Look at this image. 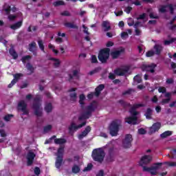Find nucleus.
<instances>
[{
	"instance_id": "obj_1",
	"label": "nucleus",
	"mask_w": 176,
	"mask_h": 176,
	"mask_svg": "<svg viewBox=\"0 0 176 176\" xmlns=\"http://www.w3.org/2000/svg\"><path fill=\"white\" fill-rule=\"evenodd\" d=\"M152 160V157L150 155H144L140 162V166L143 167V171H146L147 173H150L151 175H156L157 174V170L160 166H163V163L158 162L154 164L153 166L148 167L145 165L148 164V163H151V161Z\"/></svg>"
},
{
	"instance_id": "obj_2",
	"label": "nucleus",
	"mask_w": 176,
	"mask_h": 176,
	"mask_svg": "<svg viewBox=\"0 0 176 176\" xmlns=\"http://www.w3.org/2000/svg\"><path fill=\"white\" fill-rule=\"evenodd\" d=\"M91 157L94 162L102 163L105 157V151L102 148H94L92 151Z\"/></svg>"
},
{
	"instance_id": "obj_3",
	"label": "nucleus",
	"mask_w": 176,
	"mask_h": 176,
	"mask_svg": "<svg viewBox=\"0 0 176 176\" xmlns=\"http://www.w3.org/2000/svg\"><path fill=\"white\" fill-rule=\"evenodd\" d=\"M120 126H122V121L120 120H114L111 122L109 126V131L112 137L118 135Z\"/></svg>"
},
{
	"instance_id": "obj_4",
	"label": "nucleus",
	"mask_w": 176,
	"mask_h": 176,
	"mask_svg": "<svg viewBox=\"0 0 176 176\" xmlns=\"http://www.w3.org/2000/svg\"><path fill=\"white\" fill-rule=\"evenodd\" d=\"M41 98L36 96L34 98V102L32 104V108L34 111V115L38 118H41L43 115L42 109H41Z\"/></svg>"
},
{
	"instance_id": "obj_5",
	"label": "nucleus",
	"mask_w": 176,
	"mask_h": 176,
	"mask_svg": "<svg viewBox=\"0 0 176 176\" xmlns=\"http://www.w3.org/2000/svg\"><path fill=\"white\" fill-rule=\"evenodd\" d=\"M111 52V49L109 48H104L99 52L98 58L100 63L102 64H105L107 61H108L109 58V53Z\"/></svg>"
},
{
	"instance_id": "obj_6",
	"label": "nucleus",
	"mask_w": 176,
	"mask_h": 176,
	"mask_svg": "<svg viewBox=\"0 0 176 176\" xmlns=\"http://www.w3.org/2000/svg\"><path fill=\"white\" fill-rule=\"evenodd\" d=\"M87 122L86 121L82 122L81 124L76 125L74 122H72L70 126L68 128L69 130V134L70 135H74V133L75 131H78L79 129H82L84 126H86V124Z\"/></svg>"
},
{
	"instance_id": "obj_7",
	"label": "nucleus",
	"mask_w": 176,
	"mask_h": 176,
	"mask_svg": "<svg viewBox=\"0 0 176 176\" xmlns=\"http://www.w3.org/2000/svg\"><path fill=\"white\" fill-rule=\"evenodd\" d=\"M131 142H133V135H131V134L125 135V138L122 140L123 148H131Z\"/></svg>"
},
{
	"instance_id": "obj_8",
	"label": "nucleus",
	"mask_w": 176,
	"mask_h": 176,
	"mask_svg": "<svg viewBox=\"0 0 176 176\" xmlns=\"http://www.w3.org/2000/svg\"><path fill=\"white\" fill-rule=\"evenodd\" d=\"M17 109L18 111H21L23 115H28L30 113V111L27 109V103L24 100H21L18 102Z\"/></svg>"
},
{
	"instance_id": "obj_9",
	"label": "nucleus",
	"mask_w": 176,
	"mask_h": 176,
	"mask_svg": "<svg viewBox=\"0 0 176 176\" xmlns=\"http://www.w3.org/2000/svg\"><path fill=\"white\" fill-rule=\"evenodd\" d=\"M145 107V105L144 104H133L129 111L131 115H132V117L137 118V115H138V111H137V109H138V108H141V107Z\"/></svg>"
},
{
	"instance_id": "obj_10",
	"label": "nucleus",
	"mask_w": 176,
	"mask_h": 176,
	"mask_svg": "<svg viewBox=\"0 0 176 176\" xmlns=\"http://www.w3.org/2000/svg\"><path fill=\"white\" fill-rule=\"evenodd\" d=\"M36 155L34 154L32 151H29L28 153L26 159H27V166H32L34 164V160H35Z\"/></svg>"
},
{
	"instance_id": "obj_11",
	"label": "nucleus",
	"mask_w": 176,
	"mask_h": 176,
	"mask_svg": "<svg viewBox=\"0 0 176 176\" xmlns=\"http://www.w3.org/2000/svg\"><path fill=\"white\" fill-rule=\"evenodd\" d=\"M125 50L123 47H121L119 50H115L111 52V56L113 60H116V58H119L123 53H124Z\"/></svg>"
},
{
	"instance_id": "obj_12",
	"label": "nucleus",
	"mask_w": 176,
	"mask_h": 176,
	"mask_svg": "<svg viewBox=\"0 0 176 176\" xmlns=\"http://www.w3.org/2000/svg\"><path fill=\"white\" fill-rule=\"evenodd\" d=\"M129 68L128 67L124 69L117 68L114 70V74L117 75V76H124V75L129 72Z\"/></svg>"
},
{
	"instance_id": "obj_13",
	"label": "nucleus",
	"mask_w": 176,
	"mask_h": 176,
	"mask_svg": "<svg viewBox=\"0 0 176 176\" xmlns=\"http://www.w3.org/2000/svg\"><path fill=\"white\" fill-rule=\"evenodd\" d=\"M161 127L162 124L160 122H155L149 128L148 133L153 134L154 133H156V131H159Z\"/></svg>"
},
{
	"instance_id": "obj_14",
	"label": "nucleus",
	"mask_w": 176,
	"mask_h": 176,
	"mask_svg": "<svg viewBox=\"0 0 176 176\" xmlns=\"http://www.w3.org/2000/svg\"><path fill=\"white\" fill-rule=\"evenodd\" d=\"M14 76V79L11 81V83L8 85V87L9 89H11V87H13V86H14V85H16V83L17 82H19V80H20V78H21V76H23L22 74H15L13 75Z\"/></svg>"
},
{
	"instance_id": "obj_15",
	"label": "nucleus",
	"mask_w": 176,
	"mask_h": 176,
	"mask_svg": "<svg viewBox=\"0 0 176 176\" xmlns=\"http://www.w3.org/2000/svg\"><path fill=\"white\" fill-rule=\"evenodd\" d=\"M157 67V65L155 63H151L148 65H144L143 70L146 71L147 72H151V74L155 73V68Z\"/></svg>"
},
{
	"instance_id": "obj_16",
	"label": "nucleus",
	"mask_w": 176,
	"mask_h": 176,
	"mask_svg": "<svg viewBox=\"0 0 176 176\" xmlns=\"http://www.w3.org/2000/svg\"><path fill=\"white\" fill-rule=\"evenodd\" d=\"M115 161V151L113 148H111L109 149V155L107 157V162L108 163H111V162Z\"/></svg>"
},
{
	"instance_id": "obj_17",
	"label": "nucleus",
	"mask_w": 176,
	"mask_h": 176,
	"mask_svg": "<svg viewBox=\"0 0 176 176\" xmlns=\"http://www.w3.org/2000/svg\"><path fill=\"white\" fill-rule=\"evenodd\" d=\"M64 162V157L56 155L55 167L60 168L63 166V162Z\"/></svg>"
},
{
	"instance_id": "obj_18",
	"label": "nucleus",
	"mask_w": 176,
	"mask_h": 176,
	"mask_svg": "<svg viewBox=\"0 0 176 176\" xmlns=\"http://www.w3.org/2000/svg\"><path fill=\"white\" fill-rule=\"evenodd\" d=\"M29 52L33 54L34 56H37L38 53L36 52V43L32 41L29 44Z\"/></svg>"
},
{
	"instance_id": "obj_19",
	"label": "nucleus",
	"mask_w": 176,
	"mask_h": 176,
	"mask_svg": "<svg viewBox=\"0 0 176 176\" xmlns=\"http://www.w3.org/2000/svg\"><path fill=\"white\" fill-rule=\"evenodd\" d=\"M90 131H91V127L90 126H87L81 134L78 135V140L83 139L84 137H86V135L90 133Z\"/></svg>"
},
{
	"instance_id": "obj_20",
	"label": "nucleus",
	"mask_w": 176,
	"mask_h": 176,
	"mask_svg": "<svg viewBox=\"0 0 176 176\" xmlns=\"http://www.w3.org/2000/svg\"><path fill=\"white\" fill-rule=\"evenodd\" d=\"M97 108H98V103L96 100H94L87 107V109L89 110L91 112H94Z\"/></svg>"
},
{
	"instance_id": "obj_21",
	"label": "nucleus",
	"mask_w": 176,
	"mask_h": 176,
	"mask_svg": "<svg viewBox=\"0 0 176 176\" xmlns=\"http://www.w3.org/2000/svg\"><path fill=\"white\" fill-rule=\"evenodd\" d=\"M105 89V85L104 84H100L99 85L96 89H95V92L94 95L96 97H100V94H101V91Z\"/></svg>"
},
{
	"instance_id": "obj_22",
	"label": "nucleus",
	"mask_w": 176,
	"mask_h": 176,
	"mask_svg": "<svg viewBox=\"0 0 176 176\" xmlns=\"http://www.w3.org/2000/svg\"><path fill=\"white\" fill-rule=\"evenodd\" d=\"M138 119L137 117L130 116L125 118V122L128 123V124H136Z\"/></svg>"
},
{
	"instance_id": "obj_23",
	"label": "nucleus",
	"mask_w": 176,
	"mask_h": 176,
	"mask_svg": "<svg viewBox=\"0 0 176 176\" xmlns=\"http://www.w3.org/2000/svg\"><path fill=\"white\" fill-rule=\"evenodd\" d=\"M153 49L155 50L154 53L155 54H157V56H160V54H162V52H163V46L159 44H155Z\"/></svg>"
},
{
	"instance_id": "obj_24",
	"label": "nucleus",
	"mask_w": 176,
	"mask_h": 176,
	"mask_svg": "<svg viewBox=\"0 0 176 176\" xmlns=\"http://www.w3.org/2000/svg\"><path fill=\"white\" fill-rule=\"evenodd\" d=\"M9 54H10V56H12L14 60H17V58H19V54H17L13 46L10 47L9 50Z\"/></svg>"
},
{
	"instance_id": "obj_25",
	"label": "nucleus",
	"mask_w": 176,
	"mask_h": 176,
	"mask_svg": "<svg viewBox=\"0 0 176 176\" xmlns=\"http://www.w3.org/2000/svg\"><path fill=\"white\" fill-rule=\"evenodd\" d=\"M152 115H153V110L151 108H148L144 113L146 119L151 120V119H152Z\"/></svg>"
},
{
	"instance_id": "obj_26",
	"label": "nucleus",
	"mask_w": 176,
	"mask_h": 176,
	"mask_svg": "<svg viewBox=\"0 0 176 176\" xmlns=\"http://www.w3.org/2000/svg\"><path fill=\"white\" fill-rule=\"evenodd\" d=\"M21 25H23V21H19L14 23L13 25H11L10 26V28H11V30H14V31H16V30H19V28H21Z\"/></svg>"
},
{
	"instance_id": "obj_27",
	"label": "nucleus",
	"mask_w": 176,
	"mask_h": 176,
	"mask_svg": "<svg viewBox=\"0 0 176 176\" xmlns=\"http://www.w3.org/2000/svg\"><path fill=\"white\" fill-rule=\"evenodd\" d=\"M67 140L65 138H56L54 139V144L56 145H63V144H66Z\"/></svg>"
},
{
	"instance_id": "obj_28",
	"label": "nucleus",
	"mask_w": 176,
	"mask_h": 176,
	"mask_svg": "<svg viewBox=\"0 0 176 176\" xmlns=\"http://www.w3.org/2000/svg\"><path fill=\"white\" fill-rule=\"evenodd\" d=\"M102 28H104V31L105 32H107V31H109V30H111V25H109V23L107 21H104L102 23Z\"/></svg>"
},
{
	"instance_id": "obj_29",
	"label": "nucleus",
	"mask_w": 176,
	"mask_h": 176,
	"mask_svg": "<svg viewBox=\"0 0 176 176\" xmlns=\"http://www.w3.org/2000/svg\"><path fill=\"white\" fill-rule=\"evenodd\" d=\"M64 146H60L57 151V153L56 156H61L62 157H64Z\"/></svg>"
},
{
	"instance_id": "obj_30",
	"label": "nucleus",
	"mask_w": 176,
	"mask_h": 176,
	"mask_svg": "<svg viewBox=\"0 0 176 176\" xmlns=\"http://www.w3.org/2000/svg\"><path fill=\"white\" fill-rule=\"evenodd\" d=\"M3 10H5L6 14H10V12L12 11V7L8 3H5L3 6Z\"/></svg>"
},
{
	"instance_id": "obj_31",
	"label": "nucleus",
	"mask_w": 176,
	"mask_h": 176,
	"mask_svg": "<svg viewBox=\"0 0 176 176\" xmlns=\"http://www.w3.org/2000/svg\"><path fill=\"white\" fill-rule=\"evenodd\" d=\"M170 135H173V131H166L160 135L161 138H167V137H170Z\"/></svg>"
},
{
	"instance_id": "obj_32",
	"label": "nucleus",
	"mask_w": 176,
	"mask_h": 176,
	"mask_svg": "<svg viewBox=\"0 0 176 176\" xmlns=\"http://www.w3.org/2000/svg\"><path fill=\"white\" fill-rule=\"evenodd\" d=\"M32 57L30 55H26L21 58V61L23 64H26L27 61H30Z\"/></svg>"
},
{
	"instance_id": "obj_33",
	"label": "nucleus",
	"mask_w": 176,
	"mask_h": 176,
	"mask_svg": "<svg viewBox=\"0 0 176 176\" xmlns=\"http://www.w3.org/2000/svg\"><path fill=\"white\" fill-rule=\"evenodd\" d=\"M53 109V106L52 105V103H48L45 107V111L47 112V113H50Z\"/></svg>"
},
{
	"instance_id": "obj_34",
	"label": "nucleus",
	"mask_w": 176,
	"mask_h": 176,
	"mask_svg": "<svg viewBox=\"0 0 176 176\" xmlns=\"http://www.w3.org/2000/svg\"><path fill=\"white\" fill-rule=\"evenodd\" d=\"M64 25L67 28H74V30L78 29V25L69 22L65 23Z\"/></svg>"
},
{
	"instance_id": "obj_35",
	"label": "nucleus",
	"mask_w": 176,
	"mask_h": 176,
	"mask_svg": "<svg viewBox=\"0 0 176 176\" xmlns=\"http://www.w3.org/2000/svg\"><path fill=\"white\" fill-rule=\"evenodd\" d=\"M85 100H86V96H85V94H81L80 95L79 104L81 105L82 108H83V105H85Z\"/></svg>"
},
{
	"instance_id": "obj_36",
	"label": "nucleus",
	"mask_w": 176,
	"mask_h": 176,
	"mask_svg": "<svg viewBox=\"0 0 176 176\" xmlns=\"http://www.w3.org/2000/svg\"><path fill=\"white\" fill-rule=\"evenodd\" d=\"M78 74H79L78 70H74L73 71V75L72 74H69V80H72L74 79V76H76V78H79V76H78Z\"/></svg>"
},
{
	"instance_id": "obj_37",
	"label": "nucleus",
	"mask_w": 176,
	"mask_h": 176,
	"mask_svg": "<svg viewBox=\"0 0 176 176\" xmlns=\"http://www.w3.org/2000/svg\"><path fill=\"white\" fill-rule=\"evenodd\" d=\"M72 171L74 174H78V173L80 172V168L78 165H74L72 168Z\"/></svg>"
},
{
	"instance_id": "obj_38",
	"label": "nucleus",
	"mask_w": 176,
	"mask_h": 176,
	"mask_svg": "<svg viewBox=\"0 0 176 176\" xmlns=\"http://www.w3.org/2000/svg\"><path fill=\"white\" fill-rule=\"evenodd\" d=\"M26 68L28 71L30 72V74H29V75H31L32 74H34V67L30 63H28L26 64Z\"/></svg>"
},
{
	"instance_id": "obj_39",
	"label": "nucleus",
	"mask_w": 176,
	"mask_h": 176,
	"mask_svg": "<svg viewBox=\"0 0 176 176\" xmlns=\"http://www.w3.org/2000/svg\"><path fill=\"white\" fill-rule=\"evenodd\" d=\"M51 60L52 61H55V63H54V66L55 67V68H58V67H60V60L56 58H52Z\"/></svg>"
},
{
	"instance_id": "obj_40",
	"label": "nucleus",
	"mask_w": 176,
	"mask_h": 176,
	"mask_svg": "<svg viewBox=\"0 0 176 176\" xmlns=\"http://www.w3.org/2000/svg\"><path fill=\"white\" fill-rule=\"evenodd\" d=\"M135 90L130 88L128 90L122 92V96H130L131 93H134Z\"/></svg>"
},
{
	"instance_id": "obj_41",
	"label": "nucleus",
	"mask_w": 176,
	"mask_h": 176,
	"mask_svg": "<svg viewBox=\"0 0 176 176\" xmlns=\"http://www.w3.org/2000/svg\"><path fill=\"white\" fill-rule=\"evenodd\" d=\"M38 47L41 49V50L42 52H45V45H43V41L39 40L38 41Z\"/></svg>"
},
{
	"instance_id": "obj_42",
	"label": "nucleus",
	"mask_w": 176,
	"mask_h": 176,
	"mask_svg": "<svg viewBox=\"0 0 176 176\" xmlns=\"http://www.w3.org/2000/svg\"><path fill=\"white\" fill-rule=\"evenodd\" d=\"M168 8V4L167 5H164V6H161V8L159 9V12H160V13H166V12H167V9Z\"/></svg>"
},
{
	"instance_id": "obj_43",
	"label": "nucleus",
	"mask_w": 176,
	"mask_h": 176,
	"mask_svg": "<svg viewBox=\"0 0 176 176\" xmlns=\"http://www.w3.org/2000/svg\"><path fill=\"white\" fill-rule=\"evenodd\" d=\"M93 168V164L89 163L87 164V167H85L83 169L84 172H87V171H91V170Z\"/></svg>"
},
{
	"instance_id": "obj_44",
	"label": "nucleus",
	"mask_w": 176,
	"mask_h": 176,
	"mask_svg": "<svg viewBox=\"0 0 176 176\" xmlns=\"http://www.w3.org/2000/svg\"><path fill=\"white\" fill-rule=\"evenodd\" d=\"M54 6H63L64 5H65V3L63 1H56L53 3Z\"/></svg>"
},
{
	"instance_id": "obj_45",
	"label": "nucleus",
	"mask_w": 176,
	"mask_h": 176,
	"mask_svg": "<svg viewBox=\"0 0 176 176\" xmlns=\"http://www.w3.org/2000/svg\"><path fill=\"white\" fill-rule=\"evenodd\" d=\"M120 104L124 107V108H127V107H131V104L130 103H127L124 102V100H120L119 101Z\"/></svg>"
},
{
	"instance_id": "obj_46",
	"label": "nucleus",
	"mask_w": 176,
	"mask_h": 176,
	"mask_svg": "<svg viewBox=\"0 0 176 176\" xmlns=\"http://www.w3.org/2000/svg\"><path fill=\"white\" fill-rule=\"evenodd\" d=\"M87 119H89V116H87L85 113L78 117V120H87Z\"/></svg>"
},
{
	"instance_id": "obj_47",
	"label": "nucleus",
	"mask_w": 176,
	"mask_h": 176,
	"mask_svg": "<svg viewBox=\"0 0 176 176\" xmlns=\"http://www.w3.org/2000/svg\"><path fill=\"white\" fill-rule=\"evenodd\" d=\"M14 116H13V114H8L4 116L3 119L4 120H6V122H10V119H12V118H13Z\"/></svg>"
},
{
	"instance_id": "obj_48",
	"label": "nucleus",
	"mask_w": 176,
	"mask_h": 176,
	"mask_svg": "<svg viewBox=\"0 0 176 176\" xmlns=\"http://www.w3.org/2000/svg\"><path fill=\"white\" fill-rule=\"evenodd\" d=\"M175 41H176V38H171L170 40L164 41V45H170V43H173V42H175Z\"/></svg>"
},
{
	"instance_id": "obj_49",
	"label": "nucleus",
	"mask_w": 176,
	"mask_h": 176,
	"mask_svg": "<svg viewBox=\"0 0 176 176\" xmlns=\"http://www.w3.org/2000/svg\"><path fill=\"white\" fill-rule=\"evenodd\" d=\"M164 164H166V166H168L169 167H176V162H166L164 163Z\"/></svg>"
},
{
	"instance_id": "obj_50",
	"label": "nucleus",
	"mask_w": 176,
	"mask_h": 176,
	"mask_svg": "<svg viewBox=\"0 0 176 176\" xmlns=\"http://www.w3.org/2000/svg\"><path fill=\"white\" fill-rule=\"evenodd\" d=\"M91 62L92 64H97V63H98V60H97V56L96 55L91 56Z\"/></svg>"
},
{
	"instance_id": "obj_51",
	"label": "nucleus",
	"mask_w": 176,
	"mask_h": 176,
	"mask_svg": "<svg viewBox=\"0 0 176 176\" xmlns=\"http://www.w3.org/2000/svg\"><path fill=\"white\" fill-rule=\"evenodd\" d=\"M69 97L72 101H76L77 94L76 92L71 93Z\"/></svg>"
},
{
	"instance_id": "obj_52",
	"label": "nucleus",
	"mask_w": 176,
	"mask_h": 176,
	"mask_svg": "<svg viewBox=\"0 0 176 176\" xmlns=\"http://www.w3.org/2000/svg\"><path fill=\"white\" fill-rule=\"evenodd\" d=\"M158 91L159 93H162L163 94H164V93L167 91V89L164 87H160L158 89Z\"/></svg>"
},
{
	"instance_id": "obj_53",
	"label": "nucleus",
	"mask_w": 176,
	"mask_h": 176,
	"mask_svg": "<svg viewBox=\"0 0 176 176\" xmlns=\"http://www.w3.org/2000/svg\"><path fill=\"white\" fill-rule=\"evenodd\" d=\"M133 79L135 82H137V83H141L142 82V79H141V77H140V76H135Z\"/></svg>"
},
{
	"instance_id": "obj_54",
	"label": "nucleus",
	"mask_w": 176,
	"mask_h": 176,
	"mask_svg": "<svg viewBox=\"0 0 176 176\" xmlns=\"http://www.w3.org/2000/svg\"><path fill=\"white\" fill-rule=\"evenodd\" d=\"M154 54H155V52L152 51V50L148 51L146 53V57H152V56H153Z\"/></svg>"
},
{
	"instance_id": "obj_55",
	"label": "nucleus",
	"mask_w": 176,
	"mask_h": 176,
	"mask_svg": "<svg viewBox=\"0 0 176 176\" xmlns=\"http://www.w3.org/2000/svg\"><path fill=\"white\" fill-rule=\"evenodd\" d=\"M121 38H122V39L129 38V33H127V32H122L121 33Z\"/></svg>"
},
{
	"instance_id": "obj_56",
	"label": "nucleus",
	"mask_w": 176,
	"mask_h": 176,
	"mask_svg": "<svg viewBox=\"0 0 176 176\" xmlns=\"http://www.w3.org/2000/svg\"><path fill=\"white\" fill-rule=\"evenodd\" d=\"M138 133L144 135L145 134H146V131L145 129H144V128H140L138 129Z\"/></svg>"
},
{
	"instance_id": "obj_57",
	"label": "nucleus",
	"mask_w": 176,
	"mask_h": 176,
	"mask_svg": "<svg viewBox=\"0 0 176 176\" xmlns=\"http://www.w3.org/2000/svg\"><path fill=\"white\" fill-rule=\"evenodd\" d=\"M44 133H47L48 131H50L52 130V125H47L44 126Z\"/></svg>"
},
{
	"instance_id": "obj_58",
	"label": "nucleus",
	"mask_w": 176,
	"mask_h": 176,
	"mask_svg": "<svg viewBox=\"0 0 176 176\" xmlns=\"http://www.w3.org/2000/svg\"><path fill=\"white\" fill-rule=\"evenodd\" d=\"M34 174L37 176L41 174V168L39 167L36 166L34 168Z\"/></svg>"
},
{
	"instance_id": "obj_59",
	"label": "nucleus",
	"mask_w": 176,
	"mask_h": 176,
	"mask_svg": "<svg viewBox=\"0 0 176 176\" xmlns=\"http://www.w3.org/2000/svg\"><path fill=\"white\" fill-rule=\"evenodd\" d=\"M61 16H65L67 17H69L71 16V13L68 12L67 10L63 11V12L60 13Z\"/></svg>"
},
{
	"instance_id": "obj_60",
	"label": "nucleus",
	"mask_w": 176,
	"mask_h": 176,
	"mask_svg": "<svg viewBox=\"0 0 176 176\" xmlns=\"http://www.w3.org/2000/svg\"><path fill=\"white\" fill-rule=\"evenodd\" d=\"M168 8L170 10V14H174V7L173 6V4H168Z\"/></svg>"
},
{
	"instance_id": "obj_61",
	"label": "nucleus",
	"mask_w": 176,
	"mask_h": 176,
	"mask_svg": "<svg viewBox=\"0 0 176 176\" xmlns=\"http://www.w3.org/2000/svg\"><path fill=\"white\" fill-rule=\"evenodd\" d=\"M171 100V98H166V99H162V105H164V104H168L170 101Z\"/></svg>"
},
{
	"instance_id": "obj_62",
	"label": "nucleus",
	"mask_w": 176,
	"mask_h": 176,
	"mask_svg": "<svg viewBox=\"0 0 176 176\" xmlns=\"http://www.w3.org/2000/svg\"><path fill=\"white\" fill-rule=\"evenodd\" d=\"M16 18L17 16L16 15L9 14L8 19L10 21H13V20H16Z\"/></svg>"
},
{
	"instance_id": "obj_63",
	"label": "nucleus",
	"mask_w": 176,
	"mask_h": 176,
	"mask_svg": "<svg viewBox=\"0 0 176 176\" xmlns=\"http://www.w3.org/2000/svg\"><path fill=\"white\" fill-rule=\"evenodd\" d=\"M131 10H133V8L130 6H128L124 9V12H126L127 14H130V12H131Z\"/></svg>"
},
{
	"instance_id": "obj_64",
	"label": "nucleus",
	"mask_w": 176,
	"mask_h": 176,
	"mask_svg": "<svg viewBox=\"0 0 176 176\" xmlns=\"http://www.w3.org/2000/svg\"><path fill=\"white\" fill-rule=\"evenodd\" d=\"M96 176H104V170H100Z\"/></svg>"
}]
</instances>
